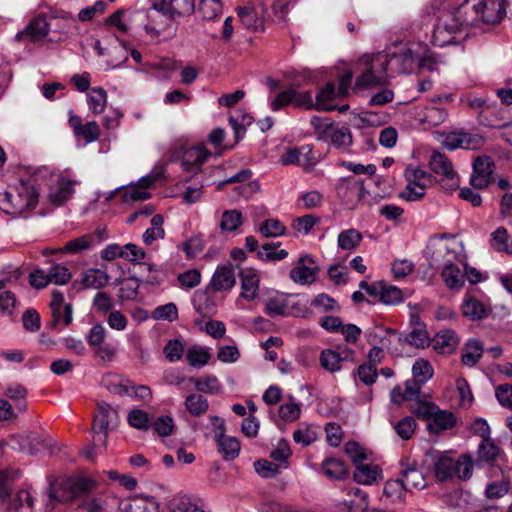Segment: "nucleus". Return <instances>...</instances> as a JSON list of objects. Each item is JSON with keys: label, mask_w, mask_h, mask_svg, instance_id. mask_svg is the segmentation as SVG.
I'll list each match as a JSON object with an SVG mask.
<instances>
[{"label": "nucleus", "mask_w": 512, "mask_h": 512, "mask_svg": "<svg viewBox=\"0 0 512 512\" xmlns=\"http://www.w3.org/2000/svg\"><path fill=\"white\" fill-rule=\"evenodd\" d=\"M413 377L421 383L426 382L433 375L431 364L424 359H418L412 367Z\"/></svg>", "instance_id": "58"}, {"label": "nucleus", "mask_w": 512, "mask_h": 512, "mask_svg": "<svg viewBox=\"0 0 512 512\" xmlns=\"http://www.w3.org/2000/svg\"><path fill=\"white\" fill-rule=\"evenodd\" d=\"M253 122V117L247 113H243L242 111L236 112L235 115L229 116V123L231 124L236 141H239L241 137L245 134L246 128L250 126Z\"/></svg>", "instance_id": "43"}, {"label": "nucleus", "mask_w": 512, "mask_h": 512, "mask_svg": "<svg viewBox=\"0 0 512 512\" xmlns=\"http://www.w3.org/2000/svg\"><path fill=\"white\" fill-rule=\"evenodd\" d=\"M344 358L340 353L331 349H325L320 354V365L323 369L335 373L341 369Z\"/></svg>", "instance_id": "42"}, {"label": "nucleus", "mask_w": 512, "mask_h": 512, "mask_svg": "<svg viewBox=\"0 0 512 512\" xmlns=\"http://www.w3.org/2000/svg\"><path fill=\"white\" fill-rule=\"evenodd\" d=\"M362 238V234L358 230L350 228L340 232L337 242L339 248L350 251L356 249L360 245Z\"/></svg>", "instance_id": "37"}, {"label": "nucleus", "mask_w": 512, "mask_h": 512, "mask_svg": "<svg viewBox=\"0 0 512 512\" xmlns=\"http://www.w3.org/2000/svg\"><path fill=\"white\" fill-rule=\"evenodd\" d=\"M39 193L30 179L21 180L13 191L0 193V209L13 217L25 216L38 204Z\"/></svg>", "instance_id": "1"}, {"label": "nucleus", "mask_w": 512, "mask_h": 512, "mask_svg": "<svg viewBox=\"0 0 512 512\" xmlns=\"http://www.w3.org/2000/svg\"><path fill=\"white\" fill-rule=\"evenodd\" d=\"M236 284L234 268L232 266H222L216 269L212 276L210 285L215 291H227Z\"/></svg>", "instance_id": "15"}, {"label": "nucleus", "mask_w": 512, "mask_h": 512, "mask_svg": "<svg viewBox=\"0 0 512 512\" xmlns=\"http://www.w3.org/2000/svg\"><path fill=\"white\" fill-rule=\"evenodd\" d=\"M49 32V23L44 14L35 16L23 31L16 34L15 40L21 42L29 39L32 42L42 40Z\"/></svg>", "instance_id": "13"}, {"label": "nucleus", "mask_w": 512, "mask_h": 512, "mask_svg": "<svg viewBox=\"0 0 512 512\" xmlns=\"http://www.w3.org/2000/svg\"><path fill=\"white\" fill-rule=\"evenodd\" d=\"M324 473L331 479L342 480L348 476V469L340 459H326L322 465Z\"/></svg>", "instance_id": "38"}, {"label": "nucleus", "mask_w": 512, "mask_h": 512, "mask_svg": "<svg viewBox=\"0 0 512 512\" xmlns=\"http://www.w3.org/2000/svg\"><path fill=\"white\" fill-rule=\"evenodd\" d=\"M185 407L192 416H200L207 412L209 403L202 394L192 393L186 397Z\"/></svg>", "instance_id": "39"}, {"label": "nucleus", "mask_w": 512, "mask_h": 512, "mask_svg": "<svg viewBox=\"0 0 512 512\" xmlns=\"http://www.w3.org/2000/svg\"><path fill=\"white\" fill-rule=\"evenodd\" d=\"M237 15L241 23L250 30H263L264 25L262 19L259 17L258 12L253 4L239 6L236 8Z\"/></svg>", "instance_id": "17"}, {"label": "nucleus", "mask_w": 512, "mask_h": 512, "mask_svg": "<svg viewBox=\"0 0 512 512\" xmlns=\"http://www.w3.org/2000/svg\"><path fill=\"white\" fill-rule=\"evenodd\" d=\"M87 103L90 111L99 115L104 112L107 106V93L102 87H94L87 95Z\"/></svg>", "instance_id": "32"}, {"label": "nucleus", "mask_w": 512, "mask_h": 512, "mask_svg": "<svg viewBox=\"0 0 512 512\" xmlns=\"http://www.w3.org/2000/svg\"><path fill=\"white\" fill-rule=\"evenodd\" d=\"M5 395L15 403L18 412L24 413L27 410V389L17 383L7 385Z\"/></svg>", "instance_id": "29"}, {"label": "nucleus", "mask_w": 512, "mask_h": 512, "mask_svg": "<svg viewBox=\"0 0 512 512\" xmlns=\"http://www.w3.org/2000/svg\"><path fill=\"white\" fill-rule=\"evenodd\" d=\"M17 304V299L12 291L5 289V281L0 280V311L5 315H12Z\"/></svg>", "instance_id": "51"}, {"label": "nucleus", "mask_w": 512, "mask_h": 512, "mask_svg": "<svg viewBox=\"0 0 512 512\" xmlns=\"http://www.w3.org/2000/svg\"><path fill=\"white\" fill-rule=\"evenodd\" d=\"M337 194L347 209L354 210L366 194L364 182L352 178L344 179L337 186Z\"/></svg>", "instance_id": "7"}, {"label": "nucleus", "mask_w": 512, "mask_h": 512, "mask_svg": "<svg viewBox=\"0 0 512 512\" xmlns=\"http://www.w3.org/2000/svg\"><path fill=\"white\" fill-rule=\"evenodd\" d=\"M197 10L204 20L215 19L222 10L220 0H198Z\"/></svg>", "instance_id": "49"}, {"label": "nucleus", "mask_w": 512, "mask_h": 512, "mask_svg": "<svg viewBox=\"0 0 512 512\" xmlns=\"http://www.w3.org/2000/svg\"><path fill=\"white\" fill-rule=\"evenodd\" d=\"M328 140H330L334 147L338 149L347 148L352 144V135L350 129L345 126H335L330 133Z\"/></svg>", "instance_id": "48"}, {"label": "nucleus", "mask_w": 512, "mask_h": 512, "mask_svg": "<svg viewBox=\"0 0 512 512\" xmlns=\"http://www.w3.org/2000/svg\"><path fill=\"white\" fill-rule=\"evenodd\" d=\"M153 318L156 320H167L173 322L178 319V309L174 303H167L158 306L153 312Z\"/></svg>", "instance_id": "61"}, {"label": "nucleus", "mask_w": 512, "mask_h": 512, "mask_svg": "<svg viewBox=\"0 0 512 512\" xmlns=\"http://www.w3.org/2000/svg\"><path fill=\"white\" fill-rule=\"evenodd\" d=\"M368 65V68L359 77H357L354 89L374 88L387 83V76L378 75L374 65Z\"/></svg>", "instance_id": "18"}, {"label": "nucleus", "mask_w": 512, "mask_h": 512, "mask_svg": "<svg viewBox=\"0 0 512 512\" xmlns=\"http://www.w3.org/2000/svg\"><path fill=\"white\" fill-rule=\"evenodd\" d=\"M380 473L379 466L361 462L355 465L353 478L359 484L369 485L377 479Z\"/></svg>", "instance_id": "26"}, {"label": "nucleus", "mask_w": 512, "mask_h": 512, "mask_svg": "<svg viewBox=\"0 0 512 512\" xmlns=\"http://www.w3.org/2000/svg\"><path fill=\"white\" fill-rule=\"evenodd\" d=\"M241 276V296L247 300H254L258 295L259 278L253 270H244Z\"/></svg>", "instance_id": "23"}, {"label": "nucleus", "mask_w": 512, "mask_h": 512, "mask_svg": "<svg viewBox=\"0 0 512 512\" xmlns=\"http://www.w3.org/2000/svg\"><path fill=\"white\" fill-rule=\"evenodd\" d=\"M441 277L446 286L450 289L459 290L465 284V275L460 268L454 264H448L444 267Z\"/></svg>", "instance_id": "27"}, {"label": "nucleus", "mask_w": 512, "mask_h": 512, "mask_svg": "<svg viewBox=\"0 0 512 512\" xmlns=\"http://www.w3.org/2000/svg\"><path fill=\"white\" fill-rule=\"evenodd\" d=\"M459 344V339L453 330H441L434 337V347L442 353H451Z\"/></svg>", "instance_id": "25"}, {"label": "nucleus", "mask_w": 512, "mask_h": 512, "mask_svg": "<svg viewBox=\"0 0 512 512\" xmlns=\"http://www.w3.org/2000/svg\"><path fill=\"white\" fill-rule=\"evenodd\" d=\"M310 124L314 128L318 139L324 141H328V137L335 127L329 118H322L319 116H313L310 120Z\"/></svg>", "instance_id": "53"}, {"label": "nucleus", "mask_w": 512, "mask_h": 512, "mask_svg": "<svg viewBox=\"0 0 512 512\" xmlns=\"http://www.w3.org/2000/svg\"><path fill=\"white\" fill-rule=\"evenodd\" d=\"M110 281V276L100 269H89L83 274L82 284L85 288L101 289Z\"/></svg>", "instance_id": "31"}, {"label": "nucleus", "mask_w": 512, "mask_h": 512, "mask_svg": "<svg viewBox=\"0 0 512 512\" xmlns=\"http://www.w3.org/2000/svg\"><path fill=\"white\" fill-rule=\"evenodd\" d=\"M380 301L386 305H396L403 301V292L396 286L382 283L380 291Z\"/></svg>", "instance_id": "54"}, {"label": "nucleus", "mask_w": 512, "mask_h": 512, "mask_svg": "<svg viewBox=\"0 0 512 512\" xmlns=\"http://www.w3.org/2000/svg\"><path fill=\"white\" fill-rule=\"evenodd\" d=\"M495 396L503 407L512 411V384H501L495 389Z\"/></svg>", "instance_id": "64"}, {"label": "nucleus", "mask_w": 512, "mask_h": 512, "mask_svg": "<svg viewBox=\"0 0 512 512\" xmlns=\"http://www.w3.org/2000/svg\"><path fill=\"white\" fill-rule=\"evenodd\" d=\"M483 353V347L479 341H469L462 352V362L465 365H475Z\"/></svg>", "instance_id": "52"}, {"label": "nucleus", "mask_w": 512, "mask_h": 512, "mask_svg": "<svg viewBox=\"0 0 512 512\" xmlns=\"http://www.w3.org/2000/svg\"><path fill=\"white\" fill-rule=\"evenodd\" d=\"M95 487V481L87 478H62L51 483L46 512H51L56 502H69L84 497Z\"/></svg>", "instance_id": "3"}, {"label": "nucleus", "mask_w": 512, "mask_h": 512, "mask_svg": "<svg viewBox=\"0 0 512 512\" xmlns=\"http://www.w3.org/2000/svg\"><path fill=\"white\" fill-rule=\"evenodd\" d=\"M122 512H159V505L152 497H137L125 503Z\"/></svg>", "instance_id": "28"}, {"label": "nucleus", "mask_w": 512, "mask_h": 512, "mask_svg": "<svg viewBox=\"0 0 512 512\" xmlns=\"http://www.w3.org/2000/svg\"><path fill=\"white\" fill-rule=\"evenodd\" d=\"M128 423L139 430H146L149 428L148 414L141 409H134L128 414Z\"/></svg>", "instance_id": "63"}, {"label": "nucleus", "mask_w": 512, "mask_h": 512, "mask_svg": "<svg viewBox=\"0 0 512 512\" xmlns=\"http://www.w3.org/2000/svg\"><path fill=\"white\" fill-rule=\"evenodd\" d=\"M464 20L465 15L460 12V5L454 11H442L433 30V44L444 47L455 43L456 35L462 28L474 26L473 23H466Z\"/></svg>", "instance_id": "4"}, {"label": "nucleus", "mask_w": 512, "mask_h": 512, "mask_svg": "<svg viewBox=\"0 0 512 512\" xmlns=\"http://www.w3.org/2000/svg\"><path fill=\"white\" fill-rule=\"evenodd\" d=\"M48 277L49 283L64 285L69 282L72 274L67 267L60 264H54L48 270Z\"/></svg>", "instance_id": "57"}, {"label": "nucleus", "mask_w": 512, "mask_h": 512, "mask_svg": "<svg viewBox=\"0 0 512 512\" xmlns=\"http://www.w3.org/2000/svg\"><path fill=\"white\" fill-rule=\"evenodd\" d=\"M484 144L485 138L483 136L462 130L449 133L443 142V145L449 150H456L458 148L476 150L480 149Z\"/></svg>", "instance_id": "8"}, {"label": "nucleus", "mask_w": 512, "mask_h": 512, "mask_svg": "<svg viewBox=\"0 0 512 512\" xmlns=\"http://www.w3.org/2000/svg\"><path fill=\"white\" fill-rule=\"evenodd\" d=\"M188 381L193 383L200 393L219 394L222 391V385L215 375H207L202 379L189 377Z\"/></svg>", "instance_id": "30"}, {"label": "nucleus", "mask_w": 512, "mask_h": 512, "mask_svg": "<svg viewBox=\"0 0 512 512\" xmlns=\"http://www.w3.org/2000/svg\"><path fill=\"white\" fill-rule=\"evenodd\" d=\"M312 153V148L309 145L302 146L301 148L293 147L289 148L286 153H284L281 158L280 162L283 165H291V164H297V165H305L301 162V156H305L308 159V155Z\"/></svg>", "instance_id": "47"}, {"label": "nucleus", "mask_w": 512, "mask_h": 512, "mask_svg": "<svg viewBox=\"0 0 512 512\" xmlns=\"http://www.w3.org/2000/svg\"><path fill=\"white\" fill-rule=\"evenodd\" d=\"M404 176L407 181L406 186L422 187L423 190H426V182L432 178L430 173L411 166L405 169Z\"/></svg>", "instance_id": "40"}, {"label": "nucleus", "mask_w": 512, "mask_h": 512, "mask_svg": "<svg viewBox=\"0 0 512 512\" xmlns=\"http://www.w3.org/2000/svg\"><path fill=\"white\" fill-rule=\"evenodd\" d=\"M305 260H309L312 262V259L309 256L301 257L298 261L297 266L291 269L290 277L291 279L302 285L310 284L315 281V277L319 271L317 266L308 267L304 264Z\"/></svg>", "instance_id": "16"}, {"label": "nucleus", "mask_w": 512, "mask_h": 512, "mask_svg": "<svg viewBox=\"0 0 512 512\" xmlns=\"http://www.w3.org/2000/svg\"><path fill=\"white\" fill-rule=\"evenodd\" d=\"M75 181L60 180L58 186L50 190L48 198L54 206H61L64 204L74 193L73 185Z\"/></svg>", "instance_id": "24"}, {"label": "nucleus", "mask_w": 512, "mask_h": 512, "mask_svg": "<svg viewBox=\"0 0 512 512\" xmlns=\"http://www.w3.org/2000/svg\"><path fill=\"white\" fill-rule=\"evenodd\" d=\"M400 478L404 481L408 491L411 489H423L426 487V479L423 469H421L415 460L409 458L400 461Z\"/></svg>", "instance_id": "10"}, {"label": "nucleus", "mask_w": 512, "mask_h": 512, "mask_svg": "<svg viewBox=\"0 0 512 512\" xmlns=\"http://www.w3.org/2000/svg\"><path fill=\"white\" fill-rule=\"evenodd\" d=\"M456 423L453 413L439 410L434 413L432 419L427 423V428L432 433H439L444 430L451 429Z\"/></svg>", "instance_id": "19"}, {"label": "nucleus", "mask_w": 512, "mask_h": 512, "mask_svg": "<svg viewBox=\"0 0 512 512\" xmlns=\"http://www.w3.org/2000/svg\"><path fill=\"white\" fill-rule=\"evenodd\" d=\"M216 442L219 453L225 460L235 459L240 452V442L237 438L223 434L216 435Z\"/></svg>", "instance_id": "20"}, {"label": "nucleus", "mask_w": 512, "mask_h": 512, "mask_svg": "<svg viewBox=\"0 0 512 512\" xmlns=\"http://www.w3.org/2000/svg\"><path fill=\"white\" fill-rule=\"evenodd\" d=\"M291 399H293L291 397ZM301 413L300 405L291 400L279 407V416L286 422H292L299 418Z\"/></svg>", "instance_id": "62"}, {"label": "nucleus", "mask_w": 512, "mask_h": 512, "mask_svg": "<svg viewBox=\"0 0 512 512\" xmlns=\"http://www.w3.org/2000/svg\"><path fill=\"white\" fill-rule=\"evenodd\" d=\"M473 463L470 456L463 454L455 461V476L467 480L472 476Z\"/></svg>", "instance_id": "60"}, {"label": "nucleus", "mask_w": 512, "mask_h": 512, "mask_svg": "<svg viewBox=\"0 0 512 512\" xmlns=\"http://www.w3.org/2000/svg\"><path fill=\"white\" fill-rule=\"evenodd\" d=\"M95 237L91 234H86L81 237L75 238L66 243L62 248H59L61 253H72L76 254L83 250H87L92 247Z\"/></svg>", "instance_id": "44"}, {"label": "nucleus", "mask_w": 512, "mask_h": 512, "mask_svg": "<svg viewBox=\"0 0 512 512\" xmlns=\"http://www.w3.org/2000/svg\"><path fill=\"white\" fill-rule=\"evenodd\" d=\"M52 321L49 322L48 327L52 330H56L59 324L69 326L72 322V305L65 304L62 309L51 310Z\"/></svg>", "instance_id": "50"}, {"label": "nucleus", "mask_w": 512, "mask_h": 512, "mask_svg": "<svg viewBox=\"0 0 512 512\" xmlns=\"http://www.w3.org/2000/svg\"><path fill=\"white\" fill-rule=\"evenodd\" d=\"M438 480L446 481L455 476V460L447 455L440 456L434 464Z\"/></svg>", "instance_id": "36"}, {"label": "nucleus", "mask_w": 512, "mask_h": 512, "mask_svg": "<svg viewBox=\"0 0 512 512\" xmlns=\"http://www.w3.org/2000/svg\"><path fill=\"white\" fill-rule=\"evenodd\" d=\"M336 96L335 85L328 82L324 87L320 88L316 95V110L333 111L336 106L330 105L329 102L333 101Z\"/></svg>", "instance_id": "33"}, {"label": "nucleus", "mask_w": 512, "mask_h": 512, "mask_svg": "<svg viewBox=\"0 0 512 512\" xmlns=\"http://www.w3.org/2000/svg\"><path fill=\"white\" fill-rule=\"evenodd\" d=\"M348 499L344 502L350 510L354 512H364L369 506L368 495L360 488H352L348 494Z\"/></svg>", "instance_id": "35"}, {"label": "nucleus", "mask_w": 512, "mask_h": 512, "mask_svg": "<svg viewBox=\"0 0 512 512\" xmlns=\"http://www.w3.org/2000/svg\"><path fill=\"white\" fill-rule=\"evenodd\" d=\"M396 340L399 346L404 347L410 345L416 348H424L429 345V336L426 330L417 328L413 329L409 334H398Z\"/></svg>", "instance_id": "21"}, {"label": "nucleus", "mask_w": 512, "mask_h": 512, "mask_svg": "<svg viewBox=\"0 0 512 512\" xmlns=\"http://www.w3.org/2000/svg\"><path fill=\"white\" fill-rule=\"evenodd\" d=\"M408 489L401 478L388 480L383 489V495L392 503H404Z\"/></svg>", "instance_id": "22"}, {"label": "nucleus", "mask_w": 512, "mask_h": 512, "mask_svg": "<svg viewBox=\"0 0 512 512\" xmlns=\"http://www.w3.org/2000/svg\"><path fill=\"white\" fill-rule=\"evenodd\" d=\"M242 223V213L239 210H225L220 221V229L224 232H232L237 230Z\"/></svg>", "instance_id": "46"}, {"label": "nucleus", "mask_w": 512, "mask_h": 512, "mask_svg": "<svg viewBox=\"0 0 512 512\" xmlns=\"http://www.w3.org/2000/svg\"><path fill=\"white\" fill-rule=\"evenodd\" d=\"M211 358L209 349L199 345H193L186 352V360L188 364L195 368L205 366Z\"/></svg>", "instance_id": "34"}, {"label": "nucleus", "mask_w": 512, "mask_h": 512, "mask_svg": "<svg viewBox=\"0 0 512 512\" xmlns=\"http://www.w3.org/2000/svg\"><path fill=\"white\" fill-rule=\"evenodd\" d=\"M416 421L413 417H404L395 425V431L403 440H409L415 433Z\"/></svg>", "instance_id": "59"}, {"label": "nucleus", "mask_w": 512, "mask_h": 512, "mask_svg": "<svg viewBox=\"0 0 512 512\" xmlns=\"http://www.w3.org/2000/svg\"><path fill=\"white\" fill-rule=\"evenodd\" d=\"M98 414L94 417L93 438L94 445L98 443L105 446L109 428L118 422V413L108 403L102 401L97 404Z\"/></svg>", "instance_id": "5"}, {"label": "nucleus", "mask_w": 512, "mask_h": 512, "mask_svg": "<svg viewBox=\"0 0 512 512\" xmlns=\"http://www.w3.org/2000/svg\"><path fill=\"white\" fill-rule=\"evenodd\" d=\"M499 454L498 446L491 440L481 441L478 447V460L487 463L495 461Z\"/></svg>", "instance_id": "56"}, {"label": "nucleus", "mask_w": 512, "mask_h": 512, "mask_svg": "<svg viewBox=\"0 0 512 512\" xmlns=\"http://www.w3.org/2000/svg\"><path fill=\"white\" fill-rule=\"evenodd\" d=\"M259 232L264 237H277L284 235L286 227L277 219H267L259 226Z\"/></svg>", "instance_id": "55"}, {"label": "nucleus", "mask_w": 512, "mask_h": 512, "mask_svg": "<svg viewBox=\"0 0 512 512\" xmlns=\"http://www.w3.org/2000/svg\"><path fill=\"white\" fill-rule=\"evenodd\" d=\"M494 172V163L487 156H478L473 162V173L470 178V184L476 189H484L492 181Z\"/></svg>", "instance_id": "11"}, {"label": "nucleus", "mask_w": 512, "mask_h": 512, "mask_svg": "<svg viewBox=\"0 0 512 512\" xmlns=\"http://www.w3.org/2000/svg\"><path fill=\"white\" fill-rule=\"evenodd\" d=\"M195 0H152V8L174 20L191 14L195 9Z\"/></svg>", "instance_id": "9"}, {"label": "nucleus", "mask_w": 512, "mask_h": 512, "mask_svg": "<svg viewBox=\"0 0 512 512\" xmlns=\"http://www.w3.org/2000/svg\"><path fill=\"white\" fill-rule=\"evenodd\" d=\"M460 12L465 15L464 22L496 24L506 13L505 0H465L460 4Z\"/></svg>", "instance_id": "2"}, {"label": "nucleus", "mask_w": 512, "mask_h": 512, "mask_svg": "<svg viewBox=\"0 0 512 512\" xmlns=\"http://www.w3.org/2000/svg\"><path fill=\"white\" fill-rule=\"evenodd\" d=\"M24 505L32 509L34 505V499L28 490L22 489L16 493L9 506L5 504L4 508H2L0 512H17Z\"/></svg>", "instance_id": "45"}, {"label": "nucleus", "mask_w": 512, "mask_h": 512, "mask_svg": "<svg viewBox=\"0 0 512 512\" xmlns=\"http://www.w3.org/2000/svg\"><path fill=\"white\" fill-rule=\"evenodd\" d=\"M392 336L396 338L397 331L392 328H385L382 326H375L374 328L366 331L367 342L370 345H372V346L381 345L380 347H385L386 349L391 350V352L393 354H399L402 352V350L399 351V349L397 347L396 348L390 347L391 343H392V339H391Z\"/></svg>", "instance_id": "14"}, {"label": "nucleus", "mask_w": 512, "mask_h": 512, "mask_svg": "<svg viewBox=\"0 0 512 512\" xmlns=\"http://www.w3.org/2000/svg\"><path fill=\"white\" fill-rule=\"evenodd\" d=\"M463 315L471 320H480L485 317L484 305L475 297H466L462 304Z\"/></svg>", "instance_id": "41"}, {"label": "nucleus", "mask_w": 512, "mask_h": 512, "mask_svg": "<svg viewBox=\"0 0 512 512\" xmlns=\"http://www.w3.org/2000/svg\"><path fill=\"white\" fill-rule=\"evenodd\" d=\"M211 153L202 146L186 148L182 155L181 165L183 171L196 176L201 173V167Z\"/></svg>", "instance_id": "12"}, {"label": "nucleus", "mask_w": 512, "mask_h": 512, "mask_svg": "<svg viewBox=\"0 0 512 512\" xmlns=\"http://www.w3.org/2000/svg\"><path fill=\"white\" fill-rule=\"evenodd\" d=\"M430 169L444 177L442 187L447 191H454L459 186V178L453 169L449 158L441 152H433L429 160Z\"/></svg>", "instance_id": "6"}]
</instances>
